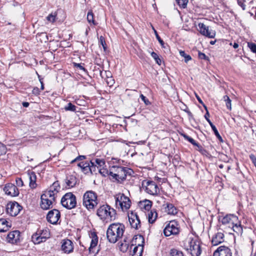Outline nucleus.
<instances>
[{"label":"nucleus","instance_id":"nucleus-1","mask_svg":"<svg viewBox=\"0 0 256 256\" xmlns=\"http://www.w3.org/2000/svg\"><path fill=\"white\" fill-rule=\"evenodd\" d=\"M125 230V226L120 222L112 224L106 231V237L109 242L114 244L122 238Z\"/></svg>","mask_w":256,"mask_h":256},{"label":"nucleus","instance_id":"nucleus-2","mask_svg":"<svg viewBox=\"0 0 256 256\" xmlns=\"http://www.w3.org/2000/svg\"><path fill=\"white\" fill-rule=\"evenodd\" d=\"M132 170L126 167L113 166L110 170L109 175L113 182H122L126 178L127 175H130Z\"/></svg>","mask_w":256,"mask_h":256},{"label":"nucleus","instance_id":"nucleus-3","mask_svg":"<svg viewBox=\"0 0 256 256\" xmlns=\"http://www.w3.org/2000/svg\"><path fill=\"white\" fill-rule=\"evenodd\" d=\"M98 216L100 220L108 222V220H113L116 218V210L108 204L100 206L97 210Z\"/></svg>","mask_w":256,"mask_h":256},{"label":"nucleus","instance_id":"nucleus-4","mask_svg":"<svg viewBox=\"0 0 256 256\" xmlns=\"http://www.w3.org/2000/svg\"><path fill=\"white\" fill-rule=\"evenodd\" d=\"M82 204L88 210H94L98 204L97 194L92 190L86 191L83 196Z\"/></svg>","mask_w":256,"mask_h":256},{"label":"nucleus","instance_id":"nucleus-5","mask_svg":"<svg viewBox=\"0 0 256 256\" xmlns=\"http://www.w3.org/2000/svg\"><path fill=\"white\" fill-rule=\"evenodd\" d=\"M116 204L118 208L122 211L126 210L130 206V200L122 193H118L114 196Z\"/></svg>","mask_w":256,"mask_h":256},{"label":"nucleus","instance_id":"nucleus-6","mask_svg":"<svg viewBox=\"0 0 256 256\" xmlns=\"http://www.w3.org/2000/svg\"><path fill=\"white\" fill-rule=\"evenodd\" d=\"M163 232L166 236L178 235L180 232V225L176 220L170 221L166 224Z\"/></svg>","mask_w":256,"mask_h":256},{"label":"nucleus","instance_id":"nucleus-7","mask_svg":"<svg viewBox=\"0 0 256 256\" xmlns=\"http://www.w3.org/2000/svg\"><path fill=\"white\" fill-rule=\"evenodd\" d=\"M61 204L68 209L73 208L76 204V197L72 192L66 193L62 198Z\"/></svg>","mask_w":256,"mask_h":256},{"label":"nucleus","instance_id":"nucleus-8","mask_svg":"<svg viewBox=\"0 0 256 256\" xmlns=\"http://www.w3.org/2000/svg\"><path fill=\"white\" fill-rule=\"evenodd\" d=\"M142 188L146 192L152 195H156L159 192V188L155 182L150 180H144L142 182Z\"/></svg>","mask_w":256,"mask_h":256},{"label":"nucleus","instance_id":"nucleus-9","mask_svg":"<svg viewBox=\"0 0 256 256\" xmlns=\"http://www.w3.org/2000/svg\"><path fill=\"white\" fill-rule=\"evenodd\" d=\"M189 248L192 256H200L202 252L200 242L196 239H192L188 242Z\"/></svg>","mask_w":256,"mask_h":256},{"label":"nucleus","instance_id":"nucleus-10","mask_svg":"<svg viewBox=\"0 0 256 256\" xmlns=\"http://www.w3.org/2000/svg\"><path fill=\"white\" fill-rule=\"evenodd\" d=\"M22 209V206L16 202H8L6 207L7 214L12 216H17Z\"/></svg>","mask_w":256,"mask_h":256},{"label":"nucleus","instance_id":"nucleus-11","mask_svg":"<svg viewBox=\"0 0 256 256\" xmlns=\"http://www.w3.org/2000/svg\"><path fill=\"white\" fill-rule=\"evenodd\" d=\"M4 191L6 194L12 197L17 196L20 193L16 186L12 183L6 184L4 188Z\"/></svg>","mask_w":256,"mask_h":256},{"label":"nucleus","instance_id":"nucleus-12","mask_svg":"<svg viewBox=\"0 0 256 256\" xmlns=\"http://www.w3.org/2000/svg\"><path fill=\"white\" fill-rule=\"evenodd\" d=\"M128 220L132 228L138 230L140 227V222L136 212H132L128 214Z\"/></svg>","mask_w":256,"mask_h":256},{"label":"nucleus","instance_id":"nucleus-13","mask_svg":"<svg viewBox=\"0 0 256 256\" xmlns=\"http://www.w3.org/2000/svg\"><path fill=\"white\" fill-rule=\"evenodd\" d=\"M60 217V212L56 209H53L48 212L46 216V220L50 223L54 224H57Z\"/></svg>","mask_w":256,"mask_h":256},{"label":"nucleus","instance_id":"nucleus-14","mask_svg":"<svg viewBox=\"0 0 256 256\" xmlns=\"http://www.w3.org/2000/svg\"><path fill=\"white\" fill-rule=\"evenodd\" d=\"M135 240H138L142 244H138V246L134 248L132 255V256H142L144 250V238L142 236L139 235L136 236Z\"/></svg>","mask_w":256,"mask_h":256},{"label":"nucleus","instance_id":"nucleus-15","mask_svg":"<svg viewBox=\"0 0 256 256\" xmlns=\"http://www.w3.org/2000/svg\"><path fill=\"white\" fill-rule=\"evenodd\" d=\"M199 32L203 36L209 38H214L216 36V32L214 30H210L209 28L204 24L200 22L198 24Z\"/></svg>","mask_w":256,"mask_h":256},{"label":"nucleus","instance_id":"nucleus-16","mask_svg":"<svg viewBox=\"0 0 256 256\" xmlns=\"http://www.w3.org/2000/svg\"><path fill=\"white\" fill-rule=\"evenodd\" d=\"M46 236H42L40 232L37 231L36 233L34 234L32 236V240L35 244H38L41 242L46 241V240L50 238V234L47 230L46 231Z\"/></svg>","mask_w":256,"mask_h":256},{"label":"nucleus","instance_id":"nucleus-17","mask_svg":"<svg viewBox=\"0 0 256 256\" xmlns=\"http://www.w3.org/2000/svg\"><path fill=\"white\" fill-rule=\"evenodd\" d=\"M213 256H232V252L228 246H221L214 252Z\"/></svg>","mask_w":256,"mask_h":256},{"label":"nucleus","instance_id":"nucleus-18","mask_svg":"<svg viewBox=\"0 0 256 256\" xmlns=\"http://www.w3.org/2000/svg\"><path fill=\"white\" fill-rule=\"evenodd\" d=\"M20 231L15 230L8 233L6 237V240L9 243L17 244L20 241Z\"/></svg>","mask_w":256,"mask_h":256},{"label":"nucleus","instance_id":"nucleus-19","mask_svg":"<svg viewBox=\"0 0 256 256\" xmlns=\"http://www.w3.org/2000/svg\"><path fill=\"white\" fill-rule=\"evenodd\" d=\"M238 216L234 214H226L222 218L221 222L222 224L228 225V226L230 227L238 222Z\"/></svg>","mask_w":256,"mask_h":256},{"label":"nucleus","instance_id":"nucleus-20","mask_svg":"<svg viewBox=\"0 0 256 256\" xmlns=\"http://www.w3.org/2000/svg\"><path fill=\"white\" fill-rule=\"evenodd\" d=\"M62 250L65 253L69 254L74 250V244L72 242L68 239L63 240L62 242Z\"/></svg>","mask_w":256,"mask_h":256},{"label":"nucleus","instance_id":"nucleus-21","mask_svg":"<svg viewBox=\"0 0 256 256\" xmlns=\"http://www.w3.org/2000/svg\"><path fill=\"white\" fill-rule=\"evenodd\" d=\"M40 206L43 210H48L52 207L53 204H56V201L46 198L45 196H41Z\"/></svg>","mask_w":256,"mask_h":256},{"label":"nucleus","instance_id":"nucleus-22","mask_svg":"<svg viewBox=\"0 0 256 256\" xmlns=\"http://www.w3.org/2000/svg\"><path fill=\"white\" fill-rule=\"evenodd\" d=\"M224 241V234L222 232H218L212 238V243L214 246H217Z\"/></svg>","mask_w":256,"mask_h":256},{"label":"nucleus","instance_id":"nucleus-23","mask_svg":"<svg viewBox=\"0 0 256 256\" xmlns=\"http://www.w3.org/2000/svg\"><path fill=\"white\" fill-rule=\"evenodd\" d=\"M28 175L30 180L29 186L32 188L36 187V176L34 172H28Z\"/></svg>","mask_w":256,"mask_h":256},{"label":"nucleus","instance_id":"nucleus-24","mask_svg":"<svg viewBox=\"0 0 256 256\" xmlns=\"http://www.w3.org/2000/svg\"><path fill=\"white\" fill-rule=\"evenodd\" d=\"M65 182L68 188H72L76 184L77 179L76 176L70 175L66 176Z\"/></svg>","mask_w":256,"mask_h":256},{"label":"nucleus","instance_id":"nucleus-25","mask_svg":"<svg viewBox=\"0 0 256 256\" xmlns=\"http://www.w3.org/2000/svg\"><path fill=\"white\" fill-rule=\"evenodd\" d=\"M152 202L148 200L140 202L139 203V206L142 210H145L148 212L150 211L151 209Z\"/></svg>","mask_w":256,"mask_h":256},{"label":"nucleus","instance_id":"nucleus-26","mask_svg":"<svg viewBox=\"0 0 256 256\" xmlns=\"http://www.w3.org/2000/svg\"><path fill=\"white\" fill-rule=\"evenodd\" d=\"M90 238H92V240L89 249L91 251L97 246L98 242V237L96 232H91L90 234Z\"/></svg>","mask_w":256,"mask_h":256},{"label":"nucleus","instance_id":"nucleus-27","mask_svg":"<svg viewBox=\"0 0 256 256\" xmlns=\"http://www.w3.org/2000/svg\"><path fill=\"white\" fill-rule=\"evenodd\" d=\"M11 227V223L5 219H0V232H4Z\"/></svg>","mask_w":256,"mask_h":256},{"label":"nucleus","instance_id":"nucleus-28","mask_svg":"<svg viewBox=\"0 0 256 256\" xmlns=\"http://www.w3.org/2000/svg\"><path fill=\"white\" fill-rule=\"evenodd\" d=\"M78 166L80 168L82 172L85 174L90 173V167L88 162H80L78 164Z\"/></svg>","mask_w":256,"mask_h":256},{"label":"nucleus","instance_id":"nucleus-29","mask_svg":"<svg viewBox=\"0 0 256 256\" xmlns=\"http://www.w3.org/2000/svg\"><path fill=\"white\" fill-rule=\"evenodd\" d=\"M166 212L168 214L175 215L178 213V210L174 204L167 203L166 207Z\"/></svg>","mask_w":256,"mask_h":256},{"label":"nucleus","instance_id":"nucleus-30","mask_svg":"<svg viewBox=\"0 0 256 256\" xmlns=\"http://www.w3.org/2000/svg\"><path fill=\"white\" fill-rule=\"evenodd\" d=\"M158 216V214L156 211L154 210H152L150 211H148V222L152 224L154 223Z\"/></svg>","mask_w":256,"mask_h":256},{"label":"nucleus","instance_id":"nucleus-31","mask_svg":"<svg viewBox=\"0 0 256 256\" xmlns=\"http://www.w3.org/2000/svg\"><path fill=\"white\" fill-rule=\"evenodd\" d=\"M60 187L58 181H56L50 186L49 188L50 191H52L56 196H58V194L60 190Z\"/></svg>","mask_w":256,"mask_h":256},{"label":"nucleus","instance_id":"nucleus-32","mask_svg":"<svg viewBox=\"0 0 256 256\" xmlns=\"http://www.w3.org/2000/svg\"><path fill=\"white\" fill-rule=\"evenodd\" d=\"M234 232H236L238 235L242 234V227L240 222L238 220V222H235L234 224L232 226Z\"/></svg>","mask_w":256,"mask_h":256},{"label":"nucleus","instance_id":"nucleus-33","mask_svg":"<svg viewBox=\"0 0 256 256\" xmlns=\"http://www.w3.org/2000/svg\"><path fill=\"white\" fill-rule=\"evenodd\" d=\"M42 196H45L46 198L52 200L53 201H56V198L57 197V196L52 193V191H50L49 190L44 191Z\"/></svg>","mask_w":256,"mask_h":256},{"label":"nucleus","instance_id":"nucleus-34","mask_svg":"<svg viewBox=\"0 0 256 256\" xmlns=\"http://www.w3.org/2000/svg\"><path fill=\"white\" fill-rule=\"evenodd\" d=\"M129 246V242L124 238L119 246V248L121 252H125L128 250Z\"/></svg>","mask_w":256,"mask_h":256},{"label":"nucleus","instance_id":"nucleus-35","mask_svg":"<svg viewBox=\"0 0 256 256\" xmlns=\"http://www.w3.org/2000/svg\"><path fill=\"white\" fill-rule=\"evenodd\" d=\"M181 136H182L185 140L188 141L190 142L194 146H197L198 148L201 147L200 146V144L196 142V140H194L192 138L189 136L187 134L182 133V134H181Z\"/></svg>","mask_w":256,"mask_h":256},{"label":"nucleus","instance_id":"nucleus-36","mask_svg":"<svg viewBox=\"0 0 256 256\" xmlns=\"http://www.w3.org/2000/svg\"><path fill=\"white\" fill-rule=\"evenodd\" d=\"M170 256H186L182 251L175 248L170 250Z\"/></svg>","mask_w":256,"mask_h":256},{"label":"nucleus","instance_id":"nucleus-37","mask_svg":"<svg viewBox=\"0 0 256 256\" xmlns=\"http://www.w3.org/2000/svg\"><path fill=\"white\" fill-rule=\"evenodd\" d=\"M95 162L96 164V165L97 166V169L98 170L100 168H102L105 166V161L103 159H98L96 158L95 160Z\"/></svg>","mask_w":256,"mask_h":256},{"label":"nucleus","instance_id":"nucleus-38","mask_svg":"<svg viewBox=\"0 0 256 256\" xmlns=\"http://www.w3.org/2000/svg\"><path fill=\"white\" fill-rule=\"evenodd\" d=\"M64 109L66 111H70V112H76V106L72 104L71 102H69L68 104L64 108Z\"/></svg>","mask_w":256,"mask_h":256},{"label":"nucleus","instance_id":"nucleus-39","mask_svg":"<svg viewBox=\"0 0 256 256\" xmlns=\"http://www.w3.org/2000/svg\"><path fill=\"white\" fill-rule=\"evenodd\" d=\"M210 126L212 130L214 131V134L216 136V138L218 139V140L220 142H223V140H222V136H220V134L218 130H217L216 126L213 124H212L210 125Z\"/></svg>","mask_w":256,"mask_h":256},{"label":"nucleus","instance_id":"nucleus-40","mask_svg":"<svg viewBox=\"0 0 256 256\" xmlns=\"http://www.w3.org/2000/svg\"><path fill=\"white\" fill-rule=\"evenodd\" d=\"M94 14L92 10L89 11L87 14V20L89 23H92L94 25H96V23L94 19Z\"/></svg>","mask_w":256,"mask_h":256},{"label":"nucleus","instance_id":"nucleus-41","mask_svg":"<svg viewBox=\"0 0 256 256\" xmlns=\"http://www.w3.org/2000/svg\"><path fill=\"white\" fill-rule=\"evenodd\" d=\"M182 110L186 112L188 116L189 119L193 118L192 113L188 110V106L184 104H182V106H180Z\"/></svg>","mask_w":256,"mask_h":256},{"label":"nucleus","instance_id":"nucleus-42","mask_svg":"<svg viewBox=\"0 0 256 256\" xmlns=\"http://www.w3.org/2000/svg\"><path fill=\"white\" fill-rule=\"evenodd\" d=\"M223 100L226 102V108L229 110H231L232 109V104H231V100L230 98L226 95L223 96Z\"/></svg>","mask_w":256,"mask_h":256},{"label":"nucleus","instance_id":"nucleus-43","mask_svg":"<svg viewBox=\"0 0 256 256\" xmlns=\"http://www.w3.org/2000/svg\"><path fill=\"white\" fill-rule=\"evenodd\" d=\"M179 52L180 56L184 58L185 62L187 63L188 61L192 60V57L186 54L184 51L180 50Z\"/></svg>","mask_w":256,"mask_h":256},{"label":"nucleus","instance_id":"nucleus-44","mask_svg":"<svg viewBox=\"0 0 256 256\" xmlns=\"http://www.w3.org/2000/svg\"><path fill=\"white\" fill-rule=\"evenodd\" d=\"M151 56L155 60L156 63L160 66L162 64V60L158 56V54L154 52H152L150 54Z\"/></svg>","mask_w":256,"mask_h":256},{"label":"nucleus","instance_id":"nucleus-45","mask_svg":"<svg viewBox=\"0 0 256 256\" xmlns=\"http://www.w3.org/2000/svg\"><path fill=\"white\" fill-rule=\"evenodd\" d=\"M178 4L182 8H186L188 2V0H176Z\"/></svg>","mask_w":256,"mask_h":256},{"label":"nucleus","instance_id":"nucleus-46","mask_svg":"<svg viewBox=\"0 0 256 256\" xmlns=\"http://www.w3.org/2000/svg\"><path fill=\"white\" fill-rule=\"evenodd\" d=\"M99 43L102 46L104 50L106 49V44L105 42L104 38L102 36H100L99 38Z\"/></svg>","mask_w":256,"mask_h":256},{"label":"nucleus","instance_id":"nucleus-47","mask_svg":"<svg viewBox=\"0 0 256 256\" xmlns=\"http://www.w3.org/2000/svg\"><path fill=\"white\" fill-rule=\"evenodd\" d=\"M98 172L103 176H106V175L109 174L110 172H108V170L106 168H104V167L102 168H100L98 170Z\"/></svg>","mask_w":256,"mask_h":256},{"label":"nucleus","instance_id":"nucleus-48","mask_svg":"<svg viewBox=\"0 0 256 256\" xmlns=\"http://www.w3.org/2000/svg\"><path fill=\"white\" fill-rule=\"evenodd\" d=\"M204 109L206 110V113L204 114V118L206 119V121L208 122L210 125H211L212 124V122L210 121V120L209 118L210 114H209V112L207 109V107L206 106H204Z\"/></svg>","mask_w":256,"mask_h":256},{"label":"nucleus","instance_id":"nucleus-49","mask_svg":"<svg viewBox=\"0 0 256 256\" xmlns=\"http://www.w3.org/2000/svg\"><path fill=\"white\" fill-rule=\"evenodd\" d=\"M238 4L240 6L242 10H244L246 9V5L244 4L245 0H237Z\"/></svg>","mask_w":256,"mask_h":256},{"label":"nucleus","instance_id":"nucleus-50","mask_svg":"<svg viewBox=\"0 0 256 256\" xmlns=\"http://www.w3.org/2000/svg\"><path fill=\"white\" fill-rule=\"evenodd\" d=\"M74 66L88 73V70L82 65V64L74 63Z\"/></svg>","mask_w":256,"mask_h":256},{"label":"nucleus","instance_id":"nucleus-51","mask_svg":"<svg viewBox=\"0 0 256 256\" xmlns=\"http://www.w3.org/2000/svg\"><path fill=\"white\" fill-rule=\"evenodd\" d=\"M86 158L85 156H77L76 158H75L74 160H72L70 162V164H73L76 162L82 160H84Z\"/></svg>","mask_w":256,"mask_h":256},{"label":"nucleus","instance_id":"nucleus-52","mask_svg":"<svg viewBox=\"0 0 256 256\" xmlns=\"http://www.w3.org/2000/svg\"><path fill=\"white\" fill-rule=\"evenodd\" d=\"M153 29L154 30V34H156V39L158 40V42L160 43V45L162 47H164V41L161 39V38H160V36L158 34L157 32L154 28H153Z\"/></svg>","mask_w":256,"mask_h":256},{"label":"nucleus","instance_id":"nucleus-53","mask_svg":"<svg viewBox=\"0 0 256 256\" xmlns=\"http://www.w3.org/2000/svg\"><path fill=\"white\" fill-rule=\"evenodd\" d=\"M56 16L55 14H51L46 17V19L48 21L53 22L55 21Z\"/></svg>","mask_w":256,"mask_h":256},{"label":"nucleus","instance_id":"nucleus-54","mask_svg":"<svg viewBox=\"0 0 256 256\" xmlns=\"http://www.w3.org/2000/svg\"><path fill=\"white\" fill-rule=\"evenodd\" d=\"M198 56L201 60H208V57L204 53L200 52H198Z\"/></svg>","mask_w":256,"mask_h":256},{"label":"nucleus","instance_id":"nucleus-55","mask_svg":"<svg viewBox=\"0 0 256 256\" xmlns=\"http://www.w3.org/2000/svg\"><path fill=\"white\" fill-rule=\"evenodd\" d=\"M6 153V146L0 142V156Z\"/></svg>","mask_w":256,"mask_h":256},{"label":"nucleus","instance_id":"nucleus-56","mask_svg":"<svg viewBox=\"0 0 256 256\" xmlns=\"http://www.w3.org/2000/svg\"><path fill=\"white\" fill-rule=\"evenodd\" d=\"M140 98H141L142 100L144 102L146 105L148 106L150 104V102L142 94H141L140 95Z\"/></svg>","mask_w":256,"mask_h":256},{"label":"nucleus","instance_id":"nucleus-57","mask_svg":"<svg viewBox=\"0 0 256 256\" xmlns=\"http://www.w3.org/2000/svg\"><path fill=\"white\" fill-rule=\"evenodd\" d=\"M16 184L18 186H23V181L20 178H17L16 180Z\"/></svg>","mask_w":256,"mask_h":256},{"label":"nucleus","instance_id":"nucleus-58","mask_svg":"<svg viewBox=\"0 0 256 256\" xmlns=\"http://www.w3.org/2000/svg\"><path fill=\"white\" fill-rule=\"evenodd\" d=\"M250 160L252 161V163L254 164V165L256 166V157L253 154H251L250 155Z\"/></svg>","mask_w":256,"mask_h":256},{"label":"nucleus","instance_id":"nucleus-59","mask_svg":"<svg viewBox=\"0 0 256 256\" xmlns=\"http://www.w3.org/2000/svg\"><path fill=\"white\" fill-rule=\"evenodd\" d=\"M32 92L35 95H38L40 93V90L38 88L35 87L33 88Z\"/></svg>","mask_w":256,"mask_h":256},{"label":"nucleus","instance_id":"nucleus-60","mask_svg":"<svg viewBox=\"0 0 256 256\" xmlns=\"http://www.w3.org/2000/svg\"><path fill=\"white\" fill-rule=\"evenodd\" d=\"M90 174H93L96 172V168H97V166L96 165L94 166H90Z\"/></svg>","mask_w":256,"mask_h":256},{"label":"nucleus","instance_id":"nucleus-61","mask_svg":"<svg viewBox=\"0 0 256 256\" xmlns=\"http://www.w3.org/2000/svg\"><path fill=\"white\" fill-rule=\"evenodd\" d=\"M196 98L200 104H202L204 106H205L202 100H201V98L198 96L196 95Z\"/></svg>","mask_w":256,"mask_h":256},{"label":"nucleus","instance_id":"nucleus-62","mask_svg":"<svg viewBox=\"0 0 256 256\" xmlns=\"http://www.w3.org/2000/svg\"><path fill=\"white\" fill-rule=\"evenodd\" d=\"M40 84H41V87H40V88L42 90H43L44 89V82L42 80V78H40Z\"/></svg>","mask_w":256,"mask_h":256},{"label":"nucleus","instance_id":"nucleus-63","mask_svg":"<svg viewBox=\"0 0 256 256\" xmlns=\"http://www.w3.org/2000/svg\"><path fill=\"white\" fill-rule=\"evenodd\" d=\"M46 230H38V232H40V234H42V236H46Z\"/></svg>","mask_w":256,"mask_h":256},{"label":"nucleus","instance_id":"nucleus-64","mask_svg":"<svg viewBox=\"0 0 256 256\" xmlns=\"http://www.w3.org/2000/svg\"><path fill=\"white\" fill-rule=\"evenodd\" d=\"M22 104L24 107L27 108L29 106V103L28 102H23Z\"/></svg>","mask_w":256,"mask_h":256}]
</instances>
